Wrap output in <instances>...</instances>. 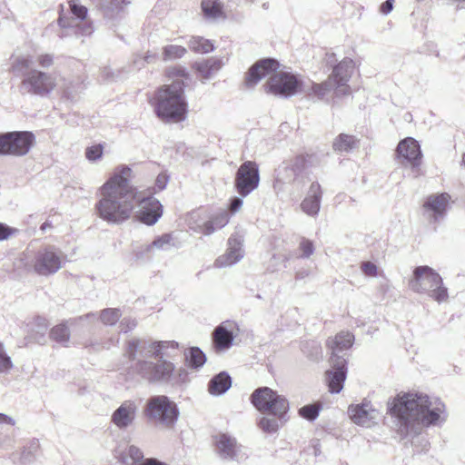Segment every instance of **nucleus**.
Returning a JSON list of instances; mask_svg holds the SVG:
<instances>
[{"instance_id": "nucleus-1", "label": "nucleus", "mask_w": 465, "mask_h": 465, "mask_svg": "<svg viewBox=\"0 0 465 465\" xmlns=\"http://www.w3.org/2000/svg\"><path fill=\"white\" fill-rule=\"evenodd\" d=\"M389 410L396 419L397 434L418 453L427 452L430 449L425 429L441 425L448 416L440 398L415 391L399 393Z\"/></svg>"}, {"instance_id": "nucleus-2", "label": "nucleus", "mask_w": 465, "mask_h": 465, "mask_svg": "<svg viewBox=\"0 0 465 465\" xmlns=\"http://www.w3.org/2000/svg\"><path fill=\"white\" fill-rule=\"evenodd\" d=\"M132 173L129 166L119 165L99 188L95 211L108 223L120 224L131 217L138 194L137 188L131 183Z\"/></svg>"}, {"instance_id": "nucleus-3", "label": "nucleus", "mask_w": 465, "mask_h": 465, "mask_svg": "<svg viewBox=\"0 0 465 465\" xmlns=\"http://www.w3.org/2000/svg\"><path fill=\"white\" fill-rule=\"evenodd\" d=\"M280 63L273 58H263L249 69L245 84L248 87L256 85L263 77L269 76L264 84L265 91L275 96L288 98L302 92V81L297 75L278 71Z\"/></svg>"}, {"instance_id": "nucleus-4", "label": "nucleus", "mask_w": 465, "mask_h": 465, "mask_svg": "<svg viewBox=\"0 0 465 465\" xmlns=\"http://www.w3.org/2000/svg\"><path fill=\"white\" fill-rule=\"evenodd\" d=\"M169 74L177 78L157 91L153 104L154 112L165 123H181L186 119L188 113L184 79H189V74L183 68H174Z\"/></svg>"}, {"instance_id": "nucleus-5", "label": "nucleus", "mask_w": 465, "mask_h": 465, "mask_svg": "<svg viewBox=\"0 0 465 465\" xmlns=\"http://www.w3.org/2000/svg\"><path fill=\"white\" fill-rule=\"evenodd\" d=\"M149 354L140 339L134 338L126 342L124 356L129 361L128 373L137 376L150 383L170 381L175 370L174 364L163 358L156 359L157 362L144 359Z\"/></svg>"}, {"instance_id": "nucleus-6", "label": "nucleus", "mask_w": 465, "mask_h": 465, "mask_svg": "<svg viewBox=\"0 0 465 465\" xmlns=\"http://www.w3.org/2000/svg\"><path fill=\"white\" fill-rule=\"evenodd\" d=\"M15 266L27 272H34L42 276H48L61 269L62 255L53 246L42 248L35 252L27 250L21 254Z\"/></svg>"}, {"instance_id": "nucleus-7", "label": "nucleus", "mask_w": 465, "mask_h": 465, "mask_svg": "<svg viewBox=\"0 0 465 465\" xmlns=\"http://www.w3.org/2000/svg\"><path fill=\"white\" fill-rule=\"evenodd\" d=\"M409 287L417 293H427L439 303L446 302L449 297L448 288L444 286L441 276L427 265L414 269Z\"/></svg>"}, {"instance_id": "nucleus-8", "label": "nucleus", "mask_w": 465, "mask_h": 465, "mask_svg": "<svg viewBox=\"0 0 465 465\" xmlns=\"http://www.w3.org/2000/svg\"><path fill=\"white\" fill-rule=\"evenodd\" d=\"M145 415L155 424L172 429L175 425L180 411L175 402L165 395H156L148 399Z\"/></svg>"}, {"instance_id": "nucleus-9", "label": "nucleus", "mask_w": 465, "mask_h": 465, "mask_svg": "<svg viewBox=\"0 0 465 465\" xmlns=\"http://www.w3.org/2000/svg\"><path fill=\"white\" fill-rule=\"evenodd\" d=\"M251 402L262 413H288V400L269 387L256 389L251 395Z\"/></svg>"}, {"instance_id": "nucleus-10", "label": "nucleus", "mask_w": 465, "mask_h": 465, "mask_svg": "<svg viewBox=\"0 0 465 465\" xmlns=\"http://www.w3.org/2000/svg\"><path fill=\"white\" fill-rule=\"evenodd\" d=\"M35 136L29 131H14L0 134V155L24 156L29 153Z\"/></svg>"}, {"instance_id": "nucleus-11", "label": "nucleus", "mask_w": 465, "mask_h": 465, "mask_svg": "<svg viewBox=\"0 0 465 465\" xmlns=\"http://www.w3.org/2000/svg\"><path fill=\"white\" fill-rule=\"evenodd\" d=\"M260 183L258 164L253 161H245L238 168L234 178V188L242 196L246 197L256 190Z\"/></svg>"}, {"instance_id": "nucleus-12", "label": "nucleus", "mask_w": 465, "mask_h": 465, "mask_svg": "<svg viewBox=\"0 0 465 465\" xmlns=\"http://www.w3.org/2000/svg\"><path fill=\"white\" fill-rule=\"evenodd\" d=\"M54 87V77L36 69L27 72L22 80V89L31 94L47 96Z\"/></svg>"}, {"instance_id": "nucleus-13", "label": "nucleus", "mask_w": 465, "mask_h": 465, "mask_svg": "<svg viewBox=\"0 0 465 465\" xmlns=\"http://www.w3.org/2000/svg\"><path fill=\"white\" fill-rule=\"evenodd\" d=\"M138 204L137 218L146 225L155 224L163 215V205L156 198L153 196L140 197L137 194L135 204Z\"/></svg>"}, {"instance_id": "nucleus-14", "label": "nucleus", "mask_w": 465, "mask_h": 465, "mask_svg": "<svg viewBox=\"0 0 465 465\" xmlns=\"http://www.w3.org/2000/svg\"><path fill=\"white\" fill-rule=\"evenodd\" d=\"M355 64L351 58H344L339 64L333 66L332 73L329 78L335 84V94L337 96L349 95L351 93L348 82L351 79L354 70Z\"/></svg>"}, {"instance_id": "nucleus-15", "label": "nucleus", "mask_w": 465, "mask_h": 465, "mask_svg": "<svg viewBox=\"0 0 465 465\" xmlns=\"http://www.w3.org/2000/svg\"><path fill=\"white\" fill-rule=\"evenodd\" d=\"M396 156L401 164L418 168L422 159L420 145L414 138L406 137L398 143Z\"/></svg>"}, {"instance_id": "nucleus-16", "label": "nucleus", "mask_w": 465, "mask_h": 465, "mask_svg": "<svg viewBox=\"0 0 465 465\" xmlns=\"http://www.w3.org/2000/svg\"><path fill=\"white\" fill-rule=\"evenodd\" d=\"M305 158L302 155L296 156L289 164L279 171L276 178V183H292L297 186H302L307 178L305 173Z\"/></svg>"}, {"instance_id": "nucleus-17", "label": "nucleus", "mask_w": 465, "mask_h": 465, "mask_svg": "<svg viewBox=\"0 0 465 465\" xmlns=\"http://www.w3.org/2000/svg\"><path fill=\"white\" fill-rule=\"evenodd\" d=\"M228 248L223 255H220L214 262V267L225 268L239 262L244 256L242 249L243 237L239 232H234L228 239Z\"/></svg>"}, {"instance_id": "nucleus-18", "label": "nucleus", "mask_w": 465, "mask_h": 465, "mask_svg": "<svg viewBox=\"0 0 465 465\" xmlns=\"http://www.w3.org/2000/svg\"><path fill=\"white\" fill-rule=\"evenodd\" d=\"M450 196L447 193L431 194L423 203L424 214L431 223H439L446 213Z\"/></svg>"}, {"instance_id": "nucleus-19", "label": "nucleus", "mask_w": 465, "mask_h": 465, "mask_svg": "<svg viewBox=\"0 0 465 465\" xmlns=\"http://www.w3.org/2000/svg\"><path fill=\"white\" fill-rule=\"evenodd\" d=\"M138 405L134 401L126 400L111 415V422L120 430L131 427L137 417Z\"/></svg>"}, {"instance_id": "nucleus-20", "label": "nucleus", "mask_w": 465, "mask_h": 465, "mask_svg": "<svg viewBox=\"0 0 465 465\" xmlns=\"http://www.w3.org/2000/svg\"><path fill=\"white\" fill-rule=\"evenodd\" d=\"M332 370L326 371V381L331 393H339L347 375V361L345 358H331Z\"/></svg>"}, {"instance_id": "nucleus-21", "label": "nucleus", "mask_w": 465, "mask_h": 465, "mask_svg": "<svg viewBox=\"0 0 465 465\" xmlns=\"http://www.w3.org/2000/svg\"><path fill=\"white\" fill-rule=\"evenodd\" d=\"M322 197V192L320 183H312L306 197L300 204L302 211L309 216L316 217L321 209Z\"/></svg>"}, {"instance_id": "nucleus-22", "label": "nucleus", "mask_w": 465, "mask_h": 465, "mask_svg": "<svg viewBox=\"0 0 465 465\" xmlns=\"http://www.w3.org/2000/svg\"><path fill=\"white\" fill-rule=\"evenodd\" d=\"M140 343L144 345L145 351L154 359L172 357L170 351L178 350L179 344L175 341H150L140 339Z\"/></svg>"}, {"instance_id": "nucleus-23", "label": "nucleus", "mask_w": 465, "mask_h": 465, "mask_svg": "<svg viewBox=\"0 0 465 465\" xmlns=\"http://www.w3.org/2000/svg\"><path fill=\"white\" fill-rule=\"evenodd\" d=\"M348 411L353 422L361 426H369L370 422L376 418V411L368 401L351 406Z\"/></svg>"}, {"instance_id": "nucleus-24", "label": "nucleus", "mask_w": 465, "mask_h": 465, "mask_svg": "<svg viewBox=\"0 0 465 465\" xmlns=\"http://www.w3.org/2000/svg\"><path fill=\"white\" fill-rule=\"evenodd\" d=\"M232 323L226 322L217 326L213 332V341L217 351H225L232 347L234 335L232 330L228 329Z\"/></svg>"}, {"instance_id": "nucleus-25", "label": "nucleus", "mask_w": 465, "mask_h": 465, "mask_svg": "<svg viewBox=\"0 0 465 465\" xmlns=\"http://www.w3.org/2000/svg\"><path fill=\"white\" fill-rule=\"evenodd\" d=\"M258 421L259 428L265 433H276L288 420V413H263Z\"/></svg>"}, {"instance_id": "nucleus-26", "label": "nucleus", "mask_w": 465, "mask_h": 465, "mask_svg": "<svg viewBox=\"0 0 465 465\" xmlns=\"http://www.w3.org/2000/svg\"><path fill=\"white\" fill-rule=\"evenodd\" d=\"M353 341L354 336L349 331H341L333 340L328 341V346L331 350V358H344V354L341 353L351 348Z\"/></svg>"}, {"instance_id": "nucleus-27", "label": "nucleus", "mask_w": 465, "mask_h": 465, "mask_svg": "<svg viewBox=\"0 0 465 465\" xmlns=\"http://www.w3.org/2000/svg\"><path fill=\"white\" fill-rule=\"evenodd\" d=\"M215 445L223 459H234L237 449L236 440L228 434H219L215 438Z\"/></svg>"}, {"instance_id": "nucleus-28", "label": "nucleus", "mask_w": 465, "mask_h": 465, "mask_svg": "<svg viewBox=\"0 0 465 465\" xmlns=\"http://www.w3.org/2000/svg\"><path fill=\"white\" fill-rule=\"evenodd\" d=\"M232 386V378L226 371L213 376L208 383V391L213 396L224 394Z\"/></svg>"}, {"instance_id": "nucleus-29", "label": "nucleus", "mask_w": 465, "mask_h": 465, "mask_svg": "<svg viewBox=\"0 0 465 465\" xmlns=\"http://www.w3.org/2000/svg\"><path fill=\"white\" fill-rule=\"evenodd\" d=\"M223 66L222 60L217 57H210L208 59L195 62L193 68L199 74V75L204 79H210L214 74H216Z\"/></svg>"}, {"instance_id": "nucleus-30", "label": "nucleus", "mask_w": 465, "mask_h": 465, "mask_svg": "<svg viewBox=\"0 0 465 465\" xmlns=\"http://www.w3.org/2000/svg\"><path fill=\"white\" fill-rule=\"evenodd\" d=\"M201 7L203 17L208 21L225 18L223 4L221 0H203Z\"/></svg>"}, {"instance_id": "nucleus-31", "label": "nucleus", "mask_w": 465, "mask_h": 465, "mask_svg": "<svg viewBox=\"0 0 465 465\" xmlns=\"http://www.w3.org/2000/svg\"><path fill=\"white\" fill-rule=\"evenodd\" d=\"M58 24L62 28L73 29L77 36H88L93 33V26L86 22H76L74 19L60 16Z\"/></svg>"}, {"instance_id": "nucleus-32", "label": "nucleus", "mask_w": 465, "mask_h": 465, "mask_svg": "<svg viewBox=\"0 0 465 465\" xmlns=\"http://www.w3.org/2000/svg\"><path fill=\"white\" fill-rule=\"evenodd\" d=\"M333 88H335L334 83L328 78L321 84L312 82L311 87H302V92L305 93L309 96L314 95L317 99L322 100Z\"/></svg>"}, {"instance_id": "nucleus-33", "label": "nucleus", "mask_w": 465, "mask_h": 465, "mask_svg": "<svg viewBox=\"0 0 465 465\" xmlns=\"http://www.w3.org/2000/svg\"><path fill=\"white\" fill-rule=\"evenodd\" d=\"M357 139L346 134H339L333 141L332 148L335 152L349 153L356 147Z\"/></svg>"}, {"instance_id": "nucleus-34", "label": "nucleus", "mask_w": 465, "mask_h": 465, "mask_svg": "<svg viewBox=\"0 0 465 465\" xmlns=\"http://www.w3.org/2000/svg\"><path fill=\"white\" fill-rule=\"evenodd\" d=\"M229 222V214L226 211H221L203 225V233L212 234L215 230L224 227Z\"/></svg>"}, {"instance_id": "nucleus-35", "label": "nucleus", "mask_w": 465, "mask_h": 465, "mask_svg": "<svg viewBox=\"0 0 465 465\" xmlns=\"http://www.w3.org/2000/svg\"><path fill=\"white\" fill-rule=\"evenodd\" d=\"M188 45L193 52L198 54H208L214 50L213 43L203 36H192Z\"/></svg>"}, {"instance_id": "nucleus-36", "label": "nucleus", "mask_w": 465, "mask_h": 465, "mask_svg": "<svg viewBox=\"0 0 465 465\" xmlns=\"http://www.w3.org/2000/svg\"><path fill=\"white\" fill-rule=\"evenodd\" d=\"M40 449L39 441L35 439L31 440L27 445H25L23 449L20 457V462L22 464H30L33 463L38 455V451Z\"/></svg>"}, {"instance_id": "nucleus-37", "label": "nucleus", "mask_w": 465, "mask_h": 465, "mask_svg": "<svg viewBox=\"0 0 465 465\" xmlns=\"http://www.w3.org/2000/svg\"><path fill=\"white\" fill-rule=\"evenodd\" d=\"M50 337L54 341L67 347L70 340V331L65 322L55 325L50 331Z\"/></svg>"}, {"instance_id": "nucleus-38", "label": "nucleus", "mask_w": 465, "mask_h": 465, "mask_svg": "<svg viewBox=\"0 0 465 465\" xmlns=\"http://www.w3.org/2000/svg\"><path fill=\"white\" fill-rule=\"evenodd\" d=\"M33 61L28 54H14L11 57V70L15 74L23 73L25 69H28Z\"/></svg>"}, {"instance_id": "nucleus-39", "label": "nucleus", "mask_w": 465, "mask_h": 465, "mask_svg": "<svg viewBox=\"0 0 465 465\" xmlns=\"http://www.w3.org/2000/svg\"><path fill=\"white\" fill-rule=\"evenodd\" d=\"M122 317V312L117 308H107L104 309L100 312L99 320L104 325L113 326Z\"/></svg>"}, {"instance_id": "nucleus-40", "label": "nucleus", "mask_w": 465, "mask_h": 465, "mask_svg": "<svg viewBox=\"0 0 465 465\" xmlns=\"http://www.w3.org/2000/svg\"><path fill=\"white\" fill-rule=\"evenodd\" d=\"M189 365L193 369L202 367L206 361L204 352L199 347H192L186 355Z\"/></svg>"}, {"instance_id": "nucleus-41", "label": "nucleus", "mask_w": 465, "mask_h": 465, "mask_svg": "<svg viewBox=\"0 0 465 465\" xmlns=\"http://www.w3.org/2000/svg\"><path fill=\"white\" fill-rule=\"evenodd\" d=\"M186 49L181 45H170L163 47V57L164 61L175 60L183 57Z\"/></svg>"}, {"instance_id": "nucleus-42", "label": "nucleus", "mask_w": 465, "mask_h": 465, "mask_svg": "<svg viewBox=\"0 0 465 465\" xmlns=\"http://www.w3.org/2000/svg\"><path fill=\"white\" fill-rule=\"evenodd\" d=\"M322 406L320 404H308L299 409V414L307 420H314L318 418Z\"/></svg>"}, {"instance_id": "nucleus-43", "label": "nucleus", "mask_w": 465, "mask_h": 465, "mask_svg": "<svg viewBox=\"0 0 465 465\" xmlns=\"http://www.w3.org/2000/svg\"><path fill=\"white\" fill-rule=\"evenodd\" d=\"M173 238L171 233H163L156 237L151 243L153 249L168 250L173 245Z\"/></svg>"}, {"instance_id": "nucleus-44", "label": "nucleus", "mask_w": 465, "mask_h": 465, "mask_svg": "<svg viewBox=\"0 0 465 465\" xmlns=\"http://www.w3.org/2000/svg\"><path fill=\"white\" fill-rule=\"evenodd\" d=\"M13 367L11 357L7 355L4 344L0 342V373L7 374Z\"/></svg>"}, {"instance_id": "nucleus-45", "label": "nucleus", "mask_w": 465, "mask_h": 465, "mask_svg": "<svg viewBox=\"0 0 465 465\" xmlns=\"http://www.w3.org/2000/svg\"><path fill=\"white\" fill-rule=\"evenodd\" d=\"M153 249L150 244H143L134 249V256L136 261H145L151 258Z\"/></svg>"}, {"instance_id": "nucleus-46", "label": "nucleus", "mask_w": 465, "mask_h": 465, "mask_svg": "<svg viewBox=\"0 0 465 465\" xmlns=\"http://www.w3.org/2000/svg\"><path fill=\"white\" fill-rule=\"evenodd\" d=\"M128 5H130V1L127 0H105L104 7L108 12L118 13L123 11Z\"/></svg>"}, {"instance_id": "nucleus-47", "label": "nucleus", "mask_w": 465, "mask_h": 465, "mask_svg": "<svg viewBox=\"0 0 465 465\" xmlns=\"http://www.w3.org/2000/svg\"><path fill=\"white\" fill-rule=\"evenodd\" d=\"M70 9L72 14L76 19L84 21L87 15V8L84 5H80L77 0H71L69 2Z\"/></svg>"}, {"instance_id": "nucleus-48", "label": "nucleus", "mask_w": 465, "mask_h": 465, "mask_svg": "<svg viewBox=\"0 0 465 465\" xmlns=\"http://www.w3.org/2000/svg\"><path fill=\"white\" fill-rule=\"evenodd\" d=\"M104 147L102 144H95L85 149V157L91 162L100 159L103 155Z\"/></svg>"}, {"instance_id": "nucleus-49", "label": "nucleus", "mask_w": 465, "mask_h": 465, "mask_svg": "<svg viewBox=\"0 0 465 465\" xmlns=\"http://www.w3.org/2000/svg\"><path fill=\"white\" fill-rule=\"evenodd\" d=\"M299 250L302 252V258H309L314 252L313 242L306 238H302L299 244Z\"/></svg>"}, {"instance_id": "nucleus-50", "label": "nucleus", "mask_w": 465, "mask_h": 465, "mask_svg": "<svg viewBox=\"0 0 465 465\" xmlns=\"http://www.w3.org/2000/svg\"><path fill=\"white\" fill-rule=\"evenodd\" d=\"M361 272L369 277H377L378 276V267L372 262H363L361 265Z\"/></svg>"}, {"instance_id": "nucleus-51", "label": "nucleus", "mask_w": 465, "mask_h": 465, "mask_svg": "<svg viewBox=\"0 0 465 465\" xmlns=\"http://www.w3.org/2000/svg\"><path fill=\"white\" fill-rule=\"evenodd\" d=\"M155 60V54L147 53L144 57L137 55L134 60V66L136 69H141L145 64L153 63Z\"/></svg>"}, {"instance_id": "nucleus-52", "label": "nucleus", "mask_w": 465, "mask_h": 465, "mask_svg": "<svg viewBox=\"0 0 465 465\" xmlns=\"http://www.w3.org/2000/svg\"><path fill=\"white\" fill-rule=\"evenodd\" d=\"M18 232V230L0 223V241L7 240L10 236Z\"/></svg>"}, {"instance_id": "nucleus-53", "label": "nucleus", "mask_w": 465, "mask_h": 465, "mask_svg": "<svg viewBox=\"0 0 465 465\" xmlns=\"http://www.w3.org/2000/svg\"><path fill=\"white\" fill-rule=\"evenodd\" d=\"M137 325V322L134 319L132 318H124L120 322V331L126 333L134 330Z\"/></svg>"}, {"instance_id": "nucleus-54", "label": "nucleus", "mask_w": 465, "mask_h": 465, "mask_svg": "<svg viewBox=\"0 0 465 465\" xmlns=\"http://www.w3.org/2000/svg\"><path fill=\"white\" fill-rule=\"evenodd\" d=\"M128 455L134 462H139L143 459V451L134 445L128 448Z\"/></svg>"}, {"instance_id": "nucleus-55", "label": "nucleus", "mask_w": 465, "mask_h": 465, "mask_svg": "<svg viewBox=\"0 0 465 465\" xmlns=\"http://www.w3.org/2000/svg\"><path fill=\"white\" fill-rule=\"evenodd\" d=\"M39 65L43 68H49L54 64V56L49 54H40L37 58Z\"/></svg>"}, {"instance_id": "nucleus-56", "label": "nucleus", "mask_w": 465, "mask_h": 465, "mask_svg": "<svg viewBox=\"0 0 465 465\" xmlns=\"http://www.w3.org/2000/svg\"><path fill=\"white\" fill-rule=\"evenodd\" d=\"M243 201L241 197L234 196L231 199L229 210L232 213H237L242 206Z\"/></svg>"}, {"instance_id": "nucleus-57", "label": "nucleus", "mask_w": 465, "mask_h": 465, "mask_svg": "<svg viewBox=\"0 0 465 465\" xmlns=\"http://www.w3.org/2000/svg\"><path fill=\"white\" fill-rule=\"evenodd\" d=\"M169 178L166 174L161 173L157 176L155 181V187L158 191H163L167 186Z\"/></svg>"}, {"instance_id": "nucleus-58", "label": "nucleus", "mask_w": 465, "mask_h": 465, "mask_svg": "<svg viewBox=\"0 0 465 465\" xmlns=\"http://www.w3.org/2000/svg\"><path fill=\"white\" fill-rule=\"evenodd\" d=\"M393 4L394 0H386L380 6V12L385 15H389L393 9Z\"/></svg>"}, {"instance_id": "nucleus-59", "label": "nucleus", "mask_w": 465, "mask_h": 465, "mask_svg": "<svg viewBox=\"0 0 465 465\" xmlns=\"http://www.w3.org/2000/svg\"><path fill=\"white\" fill-rule=\"evenodd\" d=\"M96 319H97L96 313L89 312V313L82 315V316H80L78 318L72 319L70 321V322H71V324H74V323H76L77 322H81V321H94Z\"/></svg>"}, {"instance_id": "nucleus-60", "label": "nucleus", "mask_w": 465, "mask_h": 465, "mask_svg": "<svg viewBox=\"0 0 465 465\" xmlns=\"http://www.w3.org/2000/svg\"><path fill=\"white\" fill-rule=\"evenodd\" d=\"M101 76L104 81H111L114 79V73L109 67H104L101 72Z\"/></svg>"}, {"instance_id": "nucleus-61", "label": "nucleus", "mask_w": 465, "mask_h": 465, "mask_svg": "<svg viewBox=\"0 0 465 465\" xmlns=\"http://www.w3.org/2000/svg\"><path fill=\"white\" fill-rule=\"evenodd\" d=\"M1 424L14 426L15 424V420L11 416H8L5 413H0V425Z\"/></svg>"}, {"instance_id": "nucleus-62", "label": "nucleus", "mask_w": 465, "mask_h": 465, "mask_svg": "<svg viewBox=\"0 0 465 465\" xmlns=\"http://www.w3.org/2000/svg\"><path fill=\"white\" fill-rule=\"evenodd\" d=\"M312 349H313L314 352L312 353L310 355V357L312 360L317 361L319 359V357H320V354H321V347H320V345L317 342L312 341Z\"/></svg>"}, {"instance_id": "nucleus-63", "label": "nucleus", "mask_w": 465, "mask_h": 465, "mask_svg": "<svg viewBox=\"0 0 465 465\" xmlns=\"http://www.w3.org/2000/svg\"><path fill=\"white\" fill-rule=\"evenodd\" d=\"M35 322L40 327V329L42 331H45L47 329L48 324H47L46 319H45L43 317H37L35 319Z\"/></svg>"}, {"instance_id": "nucleus-64", "label": "nucleus", "mask_w": 465, "mask_h": 465, "mask_svg": "<svg viewBox=\"0 0 465 465\" xmlns=\"http://www.w3.org/2000/svg\"><path fill=\"white\" fill-rule=\"evenodd\" d=\"M309 274H310V271L309 270L299 271V272H296L295 279L297 281L302 280V279L306 278L307 276H309Z\"/></svg>"}]
</instances>
